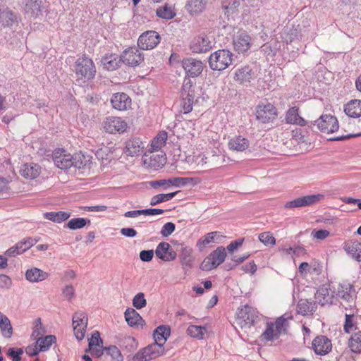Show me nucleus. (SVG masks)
<instances>
[{"label": "nucleus", "instance_id": "f257e3e1", "mask_svg": "<svg viewBox=\"0 0 361 361\" xmlns=\"http://www.w3.org/2000/svg\"><path fill=\"white\" fill-rule=\"evenodd\" d=\"M74 72L76 75V80L78 82L85 83L94 78L97 69L90 58L82 56L76 60Z\"/></svg>", "mask_w": 361, "mask_h": 361}, {"label": "nucleus", "instance_id": "f03ea898", "mask_svg": "<svg viewBox=\"0 0 361 361\" xmlns=\"http://www.w3.org/2000/svg\"><path fill=\"white\" fill-rule=\"evenodd\" d=\"M256 120L263 124L274 123L278 116L277 108L271 102H264L258 104L255 110Z\"/></svg>", "mask_w": 361, "mask_h": 361}, {"label": "nucleus", "instance_id": "7ed1b4c3", "mask_svg": "<svg viewBox=\"0 0 361 361\" xmlns=\"http://www.w3.org/2000/svg\"><path fill=\"white\" fill-rule=\"evenodd\" d=\"M233 56V53L229 50L219 49L209 56V66L214 71H224L232 63Z\"/></svg>", "mask_w": 361, "mask_h": 361}, {"label": "nucleus", "instance_id": "20e7f679", "mask_svg": "<svg viewBox=\"0 0 361 361\" xmlns=\"http://www.w3.org/2000/svg\"><path fill=\"white\" fill-rule=\"evenodd\" d=\"M257 317L256 309L245 305L238 309L235 315V322L242 329H250L255 324Z\"/></svg>", "mask_w": 361, "mask_h": 361}, {"label": "nucleus", "instance_id": "39448f33", "mask_svg": "<svg viewBox=\"0 0 361 361\" xmlns=\"http://www.w3.org/2000/svg\"><path fill=\"white\" fill-rule=\"evenodd\" d=\"M102 127L104 130L109 134H123L129 128L126 119L115 116L106 117L102 122Z\"/></svg>", "mask_w": 361, "mask_h": 361}, {"label": "nucleus", "instance_id": "423d86ee", "mask_svg": "<svg viewBox=\"0 0 361 361\" xmlns=\"http://www.w3.org/2000/svg\"><path fill=\"white\" fill-rule=\"evenodd\" d=\"M226 257L225 247L219 246L204 258L200 264V268L203 271H211L216 269L224 262Z\"/></svg>", "mask_w": 361, "mask_h": 361}, {"label": "nucleus", "instance_id": "0eeeda50", "mask_svg": "<svg viewBox=\"0 0 361 361\" xmlns=\"http://www.w3.org/2000/svg\"><path fill=\"white\" fill-rule=\"evenodd\" d=\"M189 47L192 53H206L212 48V42L209 36L202 33L195 36L190 40Z\"/></svg>", "mask_w": 361, "mask_h": 361}, {"label": "nucleus", "instance_id": "6e6552de", "mask_svg": "<svg viewBox=\"0 0 361 361\" xmlns=\"http://www.w3.org/2000/svg\"><path fill=\"white\" fill-rule=\"evenodd\" d=\"M121 61L128 66H137L144 61L143 53L137 47L125 49L120 56Z\"/></svg>", "mask_w": 361, "mask_h": 361}, {"label": "nucleus", "instance_id": "1a4fd4ad", "mask_svg": "<svg viewBox=\"0 0 361 361\" xmlns=\"http://www.w3.org/2000/svg\"><path fill=\"white\" fill-rule=\"evenodd\" d=\"M324 198V195L322 194H314L306 195L296 198L292 201L286 202L284 207L286 209H292L297 207H302L310 206L319 202Z\"/></svg>", "mask_w": 361, "mask_h": 361}, {"label": "nucleus", "instance_id": "9d476101", "mask_svg": "<svg viewBox=\"0 0 361 361\" xmlns=\"http://www.w3.org/2000/svg\"><path fill=\"white\" fill-rule=\"evenodd\" d=\"M112 108L118 111H126L132 108V99L125 92H116L110 98Z\"/></svg>", "mask_w": 361, "mask_h": 361}, {"label": "nucleus", "instance_id": "9b49d317", "mask_svg": "<svg viewBox=\"0 0 361 361\" xmlns=\"http://www.w3.org/2000/svg\"><path fill=\"white\" fill-rule=\"evenodd\" d=\"M316 123L320 131L327 134L337 131L339 128L337 118L330 114L321 116L316 121Z\"/></svg>", "mask_w": 361, "mask_h": 361}, {"label": "nucleus", "instance_id": "f8f14e48", "mask_svg": "<svg viewBox=\"0 0 361 361\" xmlns=\"http://www.w3.org/2000/svg\"><path fill=\"white\" fill-rule=\"evenodd\" d=\"M233 44L235 51L238 54H244L252 47V37L245 31H239L233 37Z\"/></svg>", "mask_w": 361, "mask_h": 361}, {"label": "nucleus", "instance_id": "ddd939ff", "mask_svg": "<svg viewBox=\"0 0 361 361\" xmlns=\"http://www.w3.org/2000/svg\"><path fill=\"white\" fill-rule=\"evenodd\" d=\"M87 326V317L82 312L75 313L73 317V327L74 334L78 340H82L85 336Z\"/></svg>", "mask_w": 361, "mask_h": 361}, {"label": "nucleus", "instance_id": "4468645a", "mask_svg": "<svg viewBox=\"0 0 361 361\" xmlns=\"http://www.w3.org/2000/svg\"><path fill=\"white\" fill-rule=\"evenodd\" d=\"M160 39V36L156 31L149 30L140 36L137 44L142 49H152L159 44Z\"/></svg>", "mask_w": 361, "mask_h": 361}, {"label": "nucleus", "instance_id": "2eb2a0df", "mask_svg": "<svg viewBox=\"0 0 361 361\" xmlns=\"http://www.w3.org/2000/svg\"><path fill=\"white\" fill-rule=\"evenodd\" d=\"M145 149V142L139 137H130L125 142L123 154L127 157H138Z\"/></svg>", "mask_w": 361, "mask_h": 361}, {"label": "nucleus", "instance_id": "dca6fc26", "mask_svg": "<svg viewBox=\"0 0 361 361\" xmlns=\"http://www.w3.org/2000/svg\"><path fill=\"white\" fill-rule=\"evenodd\" d=\"M54 164L61 169H67L73 166V155L63 149H57L53 153Z\"/></svg>", "mask_w": 361, "mask_h": 361}, {"label": "nucleus", "instance_id": "f3484780", "mask_svg": "<svg viewBox=\"0 0 361 361\" xmlns=\"http://www.w3.org/2000/svg\"><path fill=\"white\" fill-rule=\"evenodd\" d=\"M182 66L188 76L196 78L203 71V63L200 60L192 58L185 59L182 61Z\"/></svg>", "mask_w": 361, "mask_h": 361}, {"label": "nucleus", "instance_id": "a211bd4d", "mask_svg": "<svg viewBox=\"0 0 361 361\" xmlns=\"http://www.w3.org/2000/svg\"><path fill=\"white\" fill-rule=\"evenodd\" d=\"M314 352L318 355H326L332 349L331 341L325 336H318L312 342Z\"/></svg>", "mask_w": 361, "mask_h": 361}, {"label": "nucleus", "instance_id": "6ab92c4d", "mask_svg": "<svg viewBox=\"0 0 361 361\" xmlns=\"http://www.w3.org/2000/svg\"><path fill=\"white\" fill-rule=\"evenodd\" d=\"M226 236L219 231H212L207 233L202 237H201L197 242V247L200 250H202L206 246L211 243H220L224 239Z\"/></svg>", "mask_w": 361, "mask_h": 361}, {"label": "nucleus", "instance_id": "aec40b11", "mask_svg": "<svg viewBox=\"0 0 361 361\" xmlns=\"http://www.w3.org/2000/svg\"><path fill=\"white\" fill-rule=\"evenodd\" d=\"M345 252L357 262H361V242L356 239H349L343 243Z\"/></svg>", "mask_w": 361, "mask_h": 361}, {"label": "nucleus", "instance_id": "412c9836", "mask_svg": "<svg viewBox=\"0 0 361 361\" xmlns=\"http://www.w3.org/2000/svg\"><path fill=\"white\" fill-rule=\"evenodd\" d=\"M143 162L146 167L157 171L166 164V157L165 154H152L149 156L145 154L143 157Z\"/></svg>", "mask_w": 361, "mask_h": 361}, {"label": "nucleus", "instance_id": "4be33fe9", "mask_svg": "<svg viewBox=\"0 0 361 361\" xmlns=\"http://www.w3.org/2000/svg\"><path fill=\"white\" fill-rule=\"evenodd\" d=\"M250 142L242 135H235L231 137L228 142V147L231 151L243 152L248 149Z\"/></svg>", "mask_w": 361, "mask_h": 361}, {"label": "nucleus", "instance_id": "5701e85b", "mask_svg": "<svg viewBox=\"0 0 361 361\" xmlns=\"http://www.w3.org/2000/svg\"><path fill=\"white\" fill-rule=\"evenodd\" d=\"M35 243V240L31 238L18 242L6 250L5 254L8 257H15L20 255L30 249Z\"/></svg>", "mask_w": 361, "mask_h": 361}, {"label": "nucleus", "instance_id": "b1692460", "mask_svg": "<svg viewBox=\"0 0 361 361\" xmlns=\"http://www.w3.org/2000/svg\"><path fill=\"white\" fill-rule=\"evenodd\" d=\"M334 293L329 288L323 286L315 293V300L322 306L331 305L334 299Z\"/></svg>", "mask_w": 361, "mask_h": 361}, {"label": "nucleus", "instance_id": "393cba45", "mask_svg": "<svg viewBox=\"0 0 361 361\" xmlns=\"http://www.w3.org/2000/svg\"><path fill=\"white\" fill-rule=\"evenodd\" d=\"M19 173L26 179H35L41 173V166L35 163H25L21 166Z\"/></svg>", "mask_w": 361, "mask_h": 361}, {"label": "nucleus", "instance_id": "a878e982", "mask_svg": "<svg viewBox=\"0 0 361 361\" xmlns=\"http://www.w3.org/2000/svg\"><path fill=\"white\" fill-rule=\"evenodd\" d=\"M155 254L157 257L166 262L173 260L176 257V253L166 242H161L157 245Z\"/></svg>", "mask_w": 361, "mask_h": 361}, {"label": "nucleus", "instance_id": "bb28decb", "mask_svg": "<svg viewBox=\"0 0 361 361\" xmlns=\"http://www.w3.org/2000/svg\"><path fill=\"white\" fill-rule=\"evenodd\" d=\"M207 0H188L185 9L190 16H197L204 11Z\"/></svg>", "mask_w": 361, "mask_h": 361}, {"label": "nucleus", "instance_id": "cd10ccee", "mask_svg": "<svg viewBox=\"0 0 361 361\" xmlns=\"http://www.w3.org/2000/svg\"><path fill=\"white\" fill-rule=\"evenodd\" d=\"M42 0H25L24 11L32 18H37L42 15Z\"/></svg>", "mask_w": 361, "mask_h": 361}, {"label": "nucleus", "instance_id": "c85d7f7f", "mask_svg": "<svg viewBox=\"0 0 361 361\" xmlns=\"http://www.w3.org/2000/svg\"><path fill=\"white\" fill-rule=\"evenodd\" d=\"M355 293V288L353 286L348 282L343 281L340 283L337 288V295L345 301H350L353 300Z\"/></svg>", "mask_w": 361, "mask_h": 361}, {"label": "nucleus", "instance_id": "c756f323", "mask_svg": "<svg viewBox=\"0 0 361 361\" xmlns=\"http://www.w3.org/2000/svg\"><path fill=\"white\" fill-rule=\"evenodd\" d=\"M350 352L355 355L361 354V331L353 333L347 342Z\"/></svg>", "mask_w": 361, "mask_h": 361}, {"label": "nucleus", "instance_id": "7c9ffc66", "mask_svg": "<svg viewBox=\"0 0 361 361\" xmlns=\"http://www.w3.org/2000/svg\"><path fill=\"white\" fill-rule=\"evenodd\" d=\"M286 121L288 123L305 126L307 121L299 115V109L296 106L290 108L286 115Z\"/></svg>", "mask_w": 361, "mask_h": 361}, {"label": "nucleus", "instance_id": "2f4dec72", "mask_svg": "<svg viewBox=\"0 0 361 361\" xmlns=\"http://www.w3.org/2000/svg\"><path fill=\"white\" fill-rule=\"evenodd\" d=\"M89 350L92 354H94L97 356H99L102 353V341L97 331H94L92 334V337L89 339Z\"/></svg>", "mask_w": 361, "mask_h": 361}, {"label": "nucleus", "instance_id": "473e14b6", "mask_svg": "<svg viewBox=\"0 0 361 361\" xmlns=\"http://www.w3.org/2000/svg\"><path fill=\"white\" fill-rule=\"evenodd\" d=\"M125 319L128 324L130 326H142L145 324V320L140 314L134 309L128 308L125 312Z\"/></svg>", "mask_w": 361, "mask_h": 361}, {"label": "nucleus", "instance_id": "72a5a7b5", "mask_svg": "<svg viewBox=\"0 0 361 361\" xmlns=\"http://www.w3.org/2000/svg\"><path fill=\"white\" fill-rule=\"evenodd\" d=\"M345 114L351 118L361 116V100L353 99L348 102L344 106Z\"/></svg>", "mask_w": 361, "mask_h": 361}, {"label": "nucleus", "instance_id": "f704fd0d", "mask_svg": "<svg viewBox=\"0 0 361 361\" xmlns=\"http://www.w3.org/2000/svg\"><path fill=\"white\" fill-rule=\"evenodd\" d=\"M49 276V274L38 268L33 267L27 269L25 273V279L31 283H37L44 281Z\"/></svg>", "mask_w": 361, "mask_h": 361}, {"label": "nucleus", "instance_id": "c9c22d12", "mask_svg": "<svg viewBox=\"0 0 361 361\" xmlns=\"http://www.w3.org/2000/svg\"><path fill=\"white\" fill-rule=\"evenodd\" d=\"M170 334L171 329L169 326L164 325L158 326L154 332V343L164 346Z\"/></svg>", "mask_w": 361, "mask_h": 361}, {"label": "nucleus", "instance_id": "e433bc0d", "mask_svg": "<svg viewBox=\"0 0 361 361\" xmlns=\"http://www.w3.org/2000/svg\"><path fill=\"white\" fill-rule=\"evenodd\" d=\"M316 308L314 302L306 299H300L297 305V312L303 316L310 315L315 312Z\"/></svg>", "mask_w": 361, "mask_h": 361}, {"label": "nucleus", "instance_id": "4c0bfd02", "mask_svg": "<svg viewBox=\"0 0 361 361\" xmlns=\"http://www.w3.org/2000/svg\"><path fill=\"white\" fill-rule=\"evenodd\" d=\"M92 157L81 152L73 155V166L78 169H90L92 164Z\"/></svg>", "mask_w": 361, "mask_h": 361}, {"label": "nucleus", "instance_id": "58836bf2", "mask_svg": "<svg viewBox=\"0 0 361 361\" xmlns=\"http://www.w3.org/2000/svg\"><path fill=\"white\" fill-rule=\"evenodd\" d=\"M156 13L157 16L161 18L171 20L176 16V11L173 6L165 4L164 6H159L157 9Z\"/></svg>", "mask_w": 361, "mask_h": 361}, {"label": "nucleus", "instance_id": "ea45409f", "mask_svg": "<svg viewBox=\"0 0 361 361\" xmlns=\"http://www.w3.org/2000/svg\"><path fill=\"white\" fill-rule=\"evenodd\" d=\"M44 218L55 223H61L69 219L71 213L67 212H50L43 214Z\"/></svg>", "mask_w": 361, "mask_h": 361}, {"label": "nucleus", "instance_id": "a19ab883", "mask_svg": "<svg viewBox=\"0 0 361 361\" xmlns=\"http://www.w3.org/2000/svg\"><path fill=\"white\" fill-rule=\"evenodd\" d=\"M119 62L115 54H109L104 56L102 59L103 68L109 71L117 69L119 66Z\"/></svg>", "mask_w": 361, "mask_h": 361}, {"label": "nucleus", "instance_id": "79ce46f5", "mask_svg": "<svg viewBox=\"0 0 361 361\" xmlns=\"http://www.w3.org/2000/svg\"><path fill=\"white\" fill-rule=\"evenodd\" d=\"M187 334L190 337L198 340L204 338V336L207 334L206 327L198 325H190L187 329Z\"/></svg>", "mask_w": 361, "mask_h": 361}, {"label": "nucleus", "instance_id": "37998d69", "mask_svg": "<svg viewBox=\"0 0 361 361\" xmlns=\"http://www.w3.org/2000/svg\"><path fill=\"white\" fill-rule=\"evenodd\" d=\"M251 78V69L248 66L238 68L235 71L234 79L240 83L250 82Z\"/></svg>", "mask_w": 361, "mask_h": 361}, {"label": "nucleus", "instance_id": "c03bdc74", "mask_svg": "<svg viewBox=\"0 0 361 361\" xmlns=\"http://www.w3.org/2000/svg\"><path fill=\"white\" fill-rule=\"evenodd\" d=\"M168 138L167 133L165 131L159 132L152 140L151 147L153 151L161 149L166 144Z\"/></svg>", "mask_w": 361, "mask_h": 361}, {"label": "nucleus", "instance_id": "a18cd8bd", "mask_svg": "<svg viewBox=\"0 0 361 361\" xmlns=\"http://www.w3.org/2000/svg\"><path fill=\"white\" fill-rule=\"evenodd\" d=\"M0 329L5 338H11L13 334V328L9 319L3 313L0 314Z\"/></svg>", "mask_w": 361, "mask_h": 361}, {"label": "nucleus", "instance_id": "49530a36", "mask_svg": "<svg viewBox=\"0 0 361 361\" xmlns=\"http://www.w3.org/2000/svg\"><path fill=\"white\" fill-rule=\"evenodd\" d=\"M144 348L150 360L159 357L164 353V346L159 345L154 343Z\"/></svg>", "mask_w": 361, "mask_h": 361}, {"label": "nucleus", "instance_id": "de8ad7c7", "mask_svg": "<svg viewBox=\"0 0 361 361\" xmlns=\"http://www.w3.org/2000/svg\"><path fill=\"white\" fill-rule=\"evenodd\" d=\"M279 336V334L274 327V324L273 322H268L267 323L265 331L261 335V338L263 341H271L277 338Z\"/></svg>", "mask_w": 361, "mask_h": 361}, {"label": "nucleus", "instance_id": "09e8293b", "mask_svg": "<svg viewBox=\"0 0 361 361\" xmlns=\"http://www.w3.org/2000/svg\"><path fill=\"white\" fill-rule=\"evenodd\" d=\"M55 342L56 337L53 335H49L38 338L36 342V345H37L39 350L45 351L47 350Z\"/></svg>", "mask_w": 361, "mask_h": 361}, {"label": "nucleus", "instance_id": "8fccbe9b", "mask_svg": "<svg viewBox=\"0 0 361 361\" xmlns=\"http://www.w3.org/2000/svg\"><path fill=\"white\" fill-rule=\"evenodd\" d=\"M357 319L354 314H345V322L343 324V331L345 334H349L357 329Z\"/></svg>", "mask_w": 361, "mask_h": 361}, {"label": "nucleus", "instance_id": "3c124183", "mask_svg": "<svg viewBox=\"0 0 361 361\" xmlns=\"http://www.w3.org/2000/svg\"><path fill=\"white\" fill-rule=\"evenodd\" d=\"M292 316L286 317V314L282 315L276 319L274 324V327L276 329L277 332L280 334L282 333H285L286 331V328L288 326V320L292 319Z\"/></svg>", "mask_w": 361, "mask_h": 361}, {"label": "nucleus", "instance_id": "603ef678", "mask_svg": "<svg viewBox=\"0 0 361 361\" xmlns=\"http://www.w3.org/2000/svg\"><path fill=\"white\" fill-rule=\"evenodd\" d=\"M178 192V191H176L167 194H158L154 195L150 200V204L152 206H154L159 203L169 201L174 197Z\"/></svg>", "mask_w": 361, "mask_h": 361}, {"label": "nucleus", "instance_id": "864d4df0", "mask_svg": "<svg viewBox=\"0 0 361 361\" xmlns=\"http://www.w3.org/2000/svg\"><path fill=\"white\" fill-rule=\"evenodd\" d=\"M90 221L85 218H73L67 224V227L71 230L80 229L85 227Z\"/></svg>", "mask_w": 361, "mask_h": 361}, {"label": "nucleus", "instance_id": "5fc2aeb1", "mask_svg": "<svg viewBox=\"0 0 361 361\" xmlns=\"http://www.w3.org/2000/svg\"><path fill=\"white\" fill-rule=\"evenodd\" d=\"M195 97L181 96L180 105L184 114H188L192 111Z\"/></svg>", "mask_w": 361, "mask_h": 361}, {"label": "nucleus", "instance_id": "6e6d98bb", "mask_svg": "<svg viewBox=\"0 0 361 361\" xmlns=\"http://www.w3.org/2000/svg\"><path fill=\"white\" fill-rule=\"evenodd\" d=\"M180 96L195 97V91L192 82L190 79H185L183 82Z\"/></svg>", "mask_w": 361, "mask_h": 361}, {"label": "nucleus", "instance_id": "4d7b16f0", "mask_svg": "<svg viewBox=\"0 0 361 361\" xmlns=\"http://www.w3.org/2000/svg\"><path fill=\"white\" fill-rule=\"evenodd\" d=\"M194 178H183V177H174L169 178V183H170V186H180V185H185L187 184H189L192 182H193Z\"/></svg>", "mask_w": 361, "mask_h": 361}, {"label": "nucleus", "instance_id": "13d9d810", "mask_svg": "<svg viewBox=\"0 0 361 361\" xmlns=\"http://www.w3.org/2000/svg\"><path fill=\"white\" fill-rule=\"evenodd\" d=\"M259 240L264 245H274L276 239L270 232H263L259 235Z\"/></svg>", "mask_w": 361, "mask_h": 361}, {"label": "nucleus", "instance_id": "bf43d9fd", "mask_svg": "<svg viewBox=\"0 0 361 361\" xmlns=\"http://www.w3.org/2000/svg\"><path fill=\"white\" fill-rule=\"evenodd\" d=\"M133 305L136 309H142L147 305V300L143 293L136 294L133 300Z\"/></svg>", "mask_w": 361, "mask_h": 361}, {"label": "nucleus", "instance_id": "052dcab7", "mask_svg": "<svg viewBox=\"0 0 361 361\" xmlns=\"http://www.w3.org/2000/svg\"><path fill=\"white\" fill-rule=\"evenodd\" d=\"M106 353L111 357L112 361H122L123 356L119 350V349L113 345L108 348H106Z\"/></svg>", "mask_w": 361, "mask_h": 361}, {"label": "nucleus", "instance_id": "680f3d73", "mask_svg": "<svg viewBox=\"0 0 361 361\" xmlns=\"http://www.w3.org/2000/svg\"><path fill=\"white\" fill-rule=\"evenodd\" d=\"M114 150L108 147H103L96 152V157L100 159H108L109 155L113 154Z\"/></svg>", "mask_w": 361, "mask_h": 361}, {"label": "nucleus", "instance_id": "e2e57ef3", "mask_svg": "<svg viewBox=\"0 0 361 361\" xmlns=\"http://www.w3.org/2000/svg\"><path fill=\"white\" fill-rule=\"evenodd\" d=\"M329 235H330V232L327 230H324V229L314 230L311 233V236L314 239L321 240L326 239Z\"/></svg>", "mask_w": 361, "mask_h": 361}, {"label": "nucleus", "instance_id": "0e129e2a", "mask_svg": "<svg viewBox=\"0 0 361 361\" xmlns=\"http://www.w3.org/2000/svg\"><path fill=\"white\" fill-rule=\"evenodd\" d=\"M175 230V224L172 222L165 224L161 230V234L163 237L170 235Z\"/></svg>", "mask_w": 361, "mask_h": 361}, {"label": "nucleus", "instance_id": "69168bd1", "mask_svg": "<svg viewBox=\"0 0 361 361\" xmlns=\"http://www.w3.org/2000/svg\"><path fill=\"white\" fill-rule=\"evenodd\" d=\"M149 185L153 188L158 187H163L164 189H167L170 187L169 179H161L157 180H152L149 183Z\"/></svg>", "mask_w": 361, "mask_h": 361}, {"label": "nucleus", "instance_id": "338daca9", "mask_svg": "<svg viewBox=\"0 0 361 361\" xmlns=\"http://www.w3.org/2000/svg\"><path fill=\"white\" fill-rule=\"evenodd\" d=\"M133 361H150L145 348L140 350L133 357Z\"/></svg>", "mask_w": 361, "mask_h": 361}, {"label": "nucleus", "instance_id": "774afa93", "mask_svg": "<svg viewBox=\"0 0 361 361\" xmlns=\"http://www.w3.org/2000/svg\"><path fill=\"white\" fill-rule=\"evenodd\" d=\"M23 353V350L21 348L16 350L10 348L8 352V355L12 357L13 361H20V355Z\"/></svg>", "mask_w": 361, "mask_h": 361}]
</instances>
